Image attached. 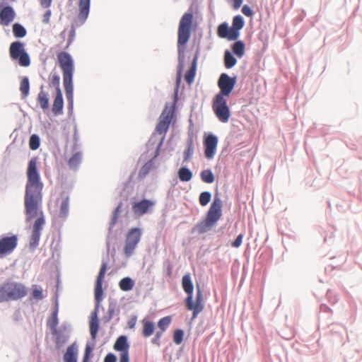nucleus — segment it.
<instances>
[{
    "mask_svg": "<svg viewBox=\"0 0 362 362\" xmlns=\"http://www.w3.org/2000/svg\"><path fill=\"white\" fill-rule=\"evenodd\" d=\"M242 12L244 15H245L247 17H250L253 14L251 8L247 5L243 6V7L242 8Z\"/></svg>",
    "mask_w": 362,
    "mask_h": 362,
    "instance_id": "obj_47",
    "label": "nucleus"
},
{
    "mask_svg": "<svg viewBox=\"0 0 362 362\" xmlns=\"http://www.w3.org/2000/svg\"><path fill=\"white\" fill-rule=\"evenodd\" d=\"M200 177L202 180L206 183H212L215 180L214 175L209 169L202 170Z\"/></svg>",
    "mask_w": 362,
    "mask_h": 362,
    "instance_id": "obj_34",
    "label": "nucleus"
},
{
    "mask_svg": "<svg viewBox=\"0 0 362 362\" xmlns=\"http://www.w3.org/2000/svg\"><path fill=\"white\" fill-rule=\"evenodd\" d=\"M180 81V73H179V74H178V77H177V83H179Z\"/></svg>",
    "mask_w": 362,
    "mask_h": 362,
    "instance_id": "obj_59",
    "label": "nucleus"
},
{
    "mask_svg": "<svg viewBox=\"0 0 362 362\" xmlns=\"http://www.w3.org/2000/svg\"><path fill=\"white\" fill-rule=\"evenodd\" d=\"M20 90L24 97L28 95L30 90V83L27 77H23L22 78L20 84Z\"/></svg>",
    "mask_w": 362,
    "mask_h": 362,
    "instance_id": "obj_35",
    "label": "nucleus"
},
{
    "mask_svg": "<svg viewBox=\"0 0 362 362\" xmlns=\"http://www.w3.org/2000/svg\"><path fill=\"white\" fill-rule=\"evenodd\" d=\"M151 167V163H146L144 167L141 168L140 173H142L144 175H146L148 173V170H150Z\"/></svg>",
    "mask_w": 362,
    "mask_h": 362,
    "instance_id": "obj_52",
    "label": "nucleus"
},
{
    "mask_svg": "<svg viewBox=\"0 0 362 362\" xmlns=\"http://www.w3.org/2000/svg\"><path fill=\"white\" fill-rule=\"evenodd\" d=\"M45 224V219L42 216L39 217L34 223L33 230L41 231L43 225Z\"/></svg>",
    "mask_w": 362,
    "mask_h": 362,
    "instance_id": "obj_44",
    "label": "nucleus"
},
{
    "mask_svg": "<svg viewBox=\"0 0 362 362\" xmlns=\"http://www.w3.org/2000/svg\"><path fill=\"white\" fill-rule=\"evenodd\" d=\"M233 1L234 9H238L241 6L243 0H233Z\"/></svg>",
    "mask_w": 362,
    "mask_h": 362,
    "instance_id": "obj_55",
    "label": "nucleus"
},
{
    "mask_svg": "<svg viewBox=\"0 0 362 362\" xmlns=\"http://www.w3.org/2000/svg\"><path fill=\"white\" fill-rule=\"evenodd\" d=\"M16 13L10 6H0V23L2 25H8L15 18Z\"/></svg>",
    "mask_w": 362,
    "mask_h": 362,
    "instance_id": "obj_16",
    "label": "nucleus"
},
{
    "mask_svg": "<svg viewBox=\"0 0 362 362\" xmlns=\"http://www.w3.org/2000/svg\"><path fill=\"white\" fill-rule=\"evenodd\" d=\"M107 264L105 262H103L99 274L98 275L96 282H95V300L99 303L101 300V297L103 295V281L105 275V273L107 272Z\"/></svg>",
    "mask_w": 362,
    "mask_h": 362,
    "instance_id": "obj_15",
    "label": "nucleus"
},
{
    "mask_svg": "<svg viewBox=\"0 0 362 362\" xmlns=\"http://www.w3.org/2000/svg\"><path fill=\"white\" fill-rule=\"evenodd\" d=\"M237 63L236 59L233 55L228 51L226 50L224 54V64L227 69H230L234 66Z\"/></svg>",
    "mask_w": 362,
    "mask_h": 362,
    "instance_id": "obj_33",
    "label": "nucleus"
},
{
    "mask_svg": "<svg viewBox=\"0 0 362 362\" xmlns=\"http://www.w3.org/2000/svg\"><path fill=\"white\" fill-rule=\"evenodd\" d=\"M194 153V141L192 138H189L187 141L186 149L183 152V162H188Z\"/></svg>",
    "mask_w": 362,
    "mask_h": 362,
    "instance_id": "obj_26",
    "label": "nucleus"
},
{
    "mask_svg": "<svg viewBox=\"0 0 362 362\" xmlns=\"http://www.w3.org/2000/svg\"><path fill=\"white\" fill-rule=\"evenodd\" d=\"M141 322L143 325L142 334L144 337H149L154 332V323L146 318L143 319Z\"/></svg>",
    "mask_w": 362,
    "mask_h": 362,
    "instance_id": "obj_24",
    "label": "nucleus"
},
{
    "mask_svg": "<svg viewBox=\"0 0 362 362\" xmlns=\"http://www.w3.org/2000/svg\"><path fill=\"white\" fill-rule=\"evenodd\" d=\"M37 102L43 110L49 108V95L48 93L43 90V86L40 88V91L37 95Z\"/></svg>",
    "mask_w": 362,
    "mask_h": 362,
    "instance_id": "obj_22",
    "label": "nucleus"
},
{
    "mask_svg": "<svg viewBox=\"0 0 362 362\" xmlns=\"http://www.w3.org/2000/svg\"><path fill=\"white\" fill-rule=\"evenodd\" d=\"M90 0H79L78 19L84 22L88 18L90 9Z\"/></svg>",
    "mask_w": 362,
    "mask_h": 362,
    "instance_id": "obj_18",
    "label": "nucleus"
},
{
    "mask_svg": "<svg viewBox=\"0 0 362 362\" xmlns=\"http://www.w3.org/2000/svg\"><path fill=\"white\" fill-rule=\"evenodd\" d=\"M231 28H229L226 23H223L218 25L217 34L221 38H226L228 40H235L237 38H233L230 35Z\"/></svg>",
    "mask_w": 362,
    "mask_h": 362,
    "instance_id": "obj_21",
    "label": "nucleus"
},
{
    "mask_svg": "<svg viewBox=\"0 0 362 362\" xmlns=\"http://www.w3.org/2000/svg\"><path fill=\"white\" fill-rule=\"evenodd\" d=\"M177 175L180 181L189 182L192 180L193 175L189 169L185 167H182L179 169Z\"/></svg>",
    "mask_w": 362,
    "mask_h": 362,
    "instance_id": "obj_28",
    "label": "nucleus"
},
{
    "mask_svg": "<svg viewBox=\"0 0 362 362\" xmlns=\"http://www.w3.org/2000/svg\"><path fill=\"white\" fill-rule=\"evenodd\" d=\"M40 4L44 8H49L52 2V0H40Z\"/></svg>",
    "mask_w": 362,
    "mask_h": 362,
    "instance_id": "obj_53",
    "label": "nucleus"
},
{
    "mask_svg": "<svg viewBox=\"0 0 362 362\" xmlns=\"http://www.w3.org/2000/svg\"><path fill=\"white\" fill-rule=\"evenodd\" d=\"M171 322V317L170 316L161 318L158 322V327L160 332H163L166 330Z\"/></svg>",
    "mask_w": 362,
    "mask_h": 362,
    "instance_id": "obj_37",
    "label": "nucleus"
},
{
    "mask_svg": "<svg viewBox=\"0 0 362 362\" xmlns=\"http://www.w3.org/2000/svg\"><path fill=\"white\" fill-rule=\"evenodd\" d=\"M4 302L18 300L26 296L27 287L21 282L8 281L1 284Z\"/></svg>",
    "mask_w": 362,
    "mask_h": 362,
    "instance_id": "obj_6",
    "label": "nucleus"
},
{
    "mask_svg": "<svg viewBox=\"0 0 362 362\" xmlns=\"http://www.w3.org/2000/svg\"><path fill=\"white\" fill-rule=\"evenodd\" d=\"M141 235L142 232L139 228H133L129 230L124 247V253L127 257H130L133 254L141 240Z\"/></svg>",
    "mask_w": 362,
    "mask_h": 362,
    "instance_id": "obj_9",
    "label": "nucleus"
},
{
    "mask_svg": "<svg viewBox=\"0 0 362 362\" xmlns=\"http://www.w3.org/2000/svg\"><path fill=\"white\" fill-rule=\"evenodd\" d=\"M64 100L61 90L56 92V95L52 105V112L55 115H59L63 110Z\"/></svg>",
    "mask_w": 362,
    "mask_h": 362,
    "instance_id": "obj_19",
    "label": "nucleus"
},
{
    "mask_svg": "<svg viewBox=\"0 0 362 362\" xmlns=\"http://www.w3.org/2000/svg\"><path fill=\"white\" fill-rule=\"evenodd\" d=\"M81 161V153L78 152L74 154L68 160V165L70 169H76Z\"/></svg>",
    "mask_w": 362,
    "mask_h": 362,
    "instance_id": "obj_31",
    "label": "nucleus"
},
{
    "mask_svg": "<svg viewBox=\"0 0 362 362\" xmlns=\"http://www.w3.org/2000/svg\"><path fill=\"white\" fill-rule=\"evenodd\" d=\"M121 206H122V204H120L115 210L114 217H113V220H112L114 223H115L117 221L118 214L121 209Z\"/></svg>",
    "mask_w": 362,
    "mask_h": 362,
    "instance_id": "obj_54",
    "label": "nucleus"
},
{
    "mask_svg": "<svg viewBox=\"0 0 362 362\" xmlns=\"http://www.w3.org/2000/svg\"><path fill=\"white\" fill-rule=\"evenodd\" d=\"M78 350L75 344L68 346L66 353L64 355V362H77Z\"/></svg>",
    "mask_w": 362,
    "mask_h": 362,
    "instance_id": "obj_20",
    "label": "nucleus"
},
{
    "mask_svg": "<svg viewBox=\"0 0 362 362\" xmlns=\"http://www.w3.org/2000/svg\"><path fill=\"white\" fill-rule=\"evenodd\" d=\"M92 352V348L89 346H86L85 349V354L83 359V362H88L90 354Z\"/></svg>",
    "mask_w": 362,
    "mask_h": 362,
    "instance_id": "obj_46",
    "label": "nucleus"
},
{
    "mask_svg": "<svg viewBox=\"0 0 362 362\" xmlns=\"http://www.w3.org/2000/svg\"><path fill=\"white\" fill-rule=\"evenodd\" d=\"M183 331L182 329H176L173 333V341L176 344H180L183 339Z\"/></svg>",
    "mask_w": 362,
    "mask_h": 362,
    "instance_id": "obj_42",
    "label": "nucleus"
},
{
    "mask_svg": "<svg viewBox=\"0 0 362 362\" xmlns=\"http://www.w3.org/2000/svg\"><path fill=\"white\" fill-rule=\"evenodd\" d=\"M40 232L37 230H33L30 240V245L33 247H35L40 240Z\"/></svg>",
    "mask_w": 362,
    "mask_h": 362,
    "instance_id": "obj_43",
    "label": "nucleus"
},
{
    "mask_svg": "<svg viewBox=\"0 0 362 362\" xmlns=\"http://www.w3.org/2000/svg\"><path fill=\"white\" fill-rule=\"evenodd\" d=\"M62 203L60 206V211H59V217L62 218H65L67 217L69 214V197L63 193L62 194Z\"/></svg>",
    "mask_w": 362,
    "mask_h": 362,
    "instance_id": "obj_25",
    "label": "nucleus"
},
{
    "mask_svg": "<svg viewBox=\"0 0 362 362\" xmlns=\"http://www.w3.org/2000/svg\"><path fill=\"white\" fill-rule=\"evenodd\" d=\"M244 21L242 16H235L233 19L230 35L233 38H238L240 30L244 26Z\"/></svg>",
    "mask_w": 362,
    "mask_h": 362,
    "instance_id": "obj_17",
    "label": "nucleus"
},
{
    "mask_svg": "<svg viewBox=\"0 0 362 362\" xmlns=\"http://www.w3.org/2000/svg\"><path fill=\"white\" fill-rule=\"evenodd\" d=\"M51 11L50 10H47L46 11V13L44 14L43 16V19H42V22L44 23H49V19H50V17H51Z\"/></svg>",
    "mask_w": 362,
    "mask_h": 362,
    "instance_id": "obj_51",
    "label": "nucleus"
},
{
    "mask_svg": "<svg viewBox=\"0 0 362 362\" xmlns=\"http://www.w3.org/2000/svg\"><path fill=\"white\" fill-rule=\"evenodd\" d=\"M175 117V107L165 105L161 113L159 122L156 126V130L159 134H165L169 129L170 124Z\"/></svg>",
    "mask_w": 362,
    "mask_h": 362,
    "instance_id": "obj_10",
    "label": "nucleus"
},
{
    "mask_svg": "<svg viewBox=\"0 0 362 362\" xmlns=\"http://www.w3.org/2000/svg\"><path fill=\"white\" fill-rule=\"evenodd\" d=\"M29 146L31 150H37L40 146V138L36 134H33L29 141Z\"/></svg>",
    "mask_w": 362,
    "mask_h": 362,
    "instance_id": "obj_38",
    "label": "nucleus"
},
{
    "mask_svg": "<svg viewBox=\"0 0 362 362\" xmlns=\"http://www.w3.org/2000/svg\"><path fill=\"white\" fill-rule=\"evenodd\" d=\"M182 286L184 291L187 293V297L185 300V307L188 310L192 311V319H195L204 308L202 291L198 286L196 299L194 301V286L189 274H186L182 276Z\"/></svg>",
    "mask_w": 362,
    "mask_h": 362,
    "instance_id": "obj_3",
    "label": "nucleus"
},
{
    "mask_svg": "<svg viewBox=\"0 0 362 362\" xmlns=\"http://www.w3.org/2000/svg\"><path fill=\"white\" fill-rule=\"evenodd\" d=\"M9 54L11 58L18 61L21 66L27 67L30 64V59L28 54L25 49V45L20 41H15L10 45Z\"/></svg>",
    "mask_w": 362,
    "mask_h": 362,
    "instance_id": "obj_8",
    "label": "nucleus"
},
{
    "mask_svg": "<svg viewBox=\"0 0 362 362\" xmlns=\"http://www.w3.org/2000/svg\"><path fill=\"white\" fill-rule=\"evenodd\" d=\"M37 159L32 158L27 169L28 181L25 186V206L28 219L37 216L39 205L42 201L43 183L37 168Z\"/></svg>",
    "mask_w": 362,
    "mask_h": 362,
    "instance_id": "obj_1",
    "label": "nucleus"
},
{
    "mask_svg": "<svg viewBox=\"0 0 362 362\" xmlns=\"http://www.w3.org/2000/svg\"><path fill=\"white\" fill-rule=\"evenodd\" d=\"M197 69V58H194L190 69L185 75V80L188 84H192L194 80Z\"/></svg>",
    "mask_w": 362,
    "mask_h": 362,
    "instance_id": "obj_27",
    "label": "nucleus"
},
{
    "mask_svg": "<svg viewBox=\"0 0 362 362\" xmlns=\"http://www.w3.org/2000/svg\"><path fill=\"white\" fill-rule=\"evenodd\" d=\"M116 356L113 354H108L105 358L104 362H116Z\"/></svg>",
    "mask_w": 362,
    "mask_h": 362,
    "instance_id": "obj_50",
    "label": "nucleus"
},
{
    "mask_svg": "<svg viewBox=\"0 0 362 362\" xmlns=\"http://www.w3.org/2000/svg\"><path fill=\"white\" fill-rule=\"evenodd\" d=\"M60 77L57 72L52 71L49 76V85L50 87H54L56 92L61 90L60 87Z\"/></svg>",
    "mask_w": 362,
    "mask_h": 362,
    "instance_id": "obj_29",
    "label": "nucleus"
},
{
    "mask_svg": "<svg viewBox=\"0 0 362 362\" xmlns=\"http://www.w3.org/2000/svg\"><path fill=\"white\" fill-rule=\"evenodd\" d=\"M205 157L211 160L214 158L218 145V137L214 134L206 135L203 141Z\"/></svg>",
    "mask_w": 362,
    "mask_h": 362,
    "instance_id": "obj_13",
    "label": "nucleus"
},
{
    "mask_svg": "<svg viewBox=\"0 0 362 362\" xmlns=\"http://www.w3.org/2000/svg\"><path fill=\"white\" fill-rule=\"evenodd\" d=\"M98 329L99 320L97 316V311L95 310L94 313H92L91 319L90 321V333L93 340L96 338Z\"/></svg>",
    "mask_w": 362,
    "mask_h": 362,
    "instance_id": "obj_23",
    "label": "nucleus"
},
{
    "mask_svg": "<svg viewBox=\"0 0 362 362\" xmlns=\"http://www.w3.org/2000/svg\"><path fill=\"white\" fill-rule=\"evenodd\" d=\"M222 216V201L216 196L207 212L206 218L196 226L199 233H204L210 230Z\"/></svg>",
    "mask_w": 362,
    "mask_h": 362,
    "instance_id": "obj_5",
    "label": "nucleus"
},
{
    "mask_svg": "<svg viewBox=\"0 0 362 362\" xmlns=\"http://www.w3.org/2000/svg\"><path fill=\"white\" fill-rule=\"evenodd\" d=\"M18 237L16 235L11 236H3L0 238V258L11 255L18 245Z\"/></svg>",
    "mask_w": 362,
    "mask_h": 362,
    "instance_id": "obj_11",
    "label": "nucleus"
},
{
    "mask_svg": "<svg viewBox=\"0 0 362 362\" xmlns=\"http://www.w3.org/2000/svg\"><path fill=\"white\" fill-rule=\"evenodd\" d=\"M233 53L239 58L243 57L245 53V44L243 41H237L232 46Z\"/></svg>",
    "mask_w": 362,
    "mask_h": 362,
    "instance_id": "obj_32",
    "label": "nucleus"
},
{
    "mask_svg": "<svg viewBox=\"0 0 362 362\" xmlns=\"http://www.w3.org/2000/svg\"><path fill=\"white\" fill-rule=\"evenodd\" d=\"M154 206L155 202L144 199L133 203L132 211L136 216H141L145 214L150 213Z\"/></svg>",
    "mask_w": 362,
    "mask_h": 362,
    "instance_id": "obj_14",
    "label": "nucleus"
},
{
    "mask_svg": "<svg viewBox=\"0 0 362 362\" xmlns=\"http://www.w3.org/2000/svg\"><path fill=\"white\" fill-rule=\"evenodd\" d=\"M136 317H133L132 318L129 322H128V325H129V327L130 328H134L135 325H136Z\"/></svg>",
    "mask_w": 362,
    "mask_h": 362,
    "instance_id": "obj_56",
    "label": "nucleus"
},
{
    "mask_svg": "<svg viewBox=\"0 0 362 362\" xmlns=\"http://www.w3.org/2000/svg\"><path fill=\"white\" fill-rule=\"evenodd\" d=\"M235 77H230L225 73L221 75L218 81L220 93L214 98L212 109L218 120L223 123L228 122L230 117V108L227 105V100L225 97L229 96L235 87Z\"/></svg>",
    "mask_w": 362,
    "mask_h": 362,
    "instance_id": "obj_2",
    "label": "nucleus"
},
{
    "mask_svg": "<svg viewBox=\"0 0 362 362\" xmlns=\"http://www.w3.org/2000/svg\"><path fill=\"white\" fill-rule=\"evenodd\" d=\"M162 334V332H157L155 337L152 339V343L160 345V339L161 338Z\"/></svg>",
    "mask_w": 362,
    "mask_h": 362,
    "instance_id": "obj_49",
    "label": "nucleus"
},
{
    "mask_svg": "<svg viewBox=\"0 0 362 362\" xmlns=\"http://www.w3.org/2000/svg\"><path fill=\"white\" fill-rule=\"evenodd\" d=\"M119 288L123 291L132 290L134 286V281L129 277H124L119 283Z\"/></svg>",
    "mask_w": 362,
    "mask_h": 362,
    "instance_id": "obj_30",
    "label": "nucleus"
},
{
    "mask_svg": "<svg viewBox=\"0 0 362 362\" xmlns=\"http://www.w3.org/2000/svg\"><path fill=\"white\" fill-rule=\"evenodd\" d=\"M13 33L16 37H23L26 35V30L21 24L15 23L13 25Z\"/></svg>",
    "mask_w": 362,
    "mask_h": 362,
    "instance_id": "obj_36",
    "label": "nucleus"
},
{
    "mask_svg": "<svg viewBox=\"0 0 362 362\" xmlns=\"http://www.w3.org/2000/svg\"><path fill=\"white\" fill-rule=\"evenodd\" d=\"M61 36L63 37V38H65L66 37V34H65V31L64 30L63 32L61 33Z\"/></svg>",
    "mask_w": 362,
    "mask_h": 362,
    "instance_id": "obj_58",
    "label": "nucleus"
},
{
    "mask_svg": "<svg viewBox=\"0 0 362 362\" xmlns=\"http://www.w3.org/2000/svg\"><path fill=\"white\" fill-rule=\"evenodd\" d=\"M75 37V29L74 28H71L69 34V38L68 40V42L66 43V45L65 46V49H68L70 45L71 44L74 38Z\"/></svg>",
    "mask_w": 362,
    "mask_h": 362,
    "instance_id": "obj_48",
    "label": "nucleus"
},
{
    "mask_svg": "<svg viewBox=\"0 0 362 362\" xmlns=\"http://www.w3.org/2000/svg\"><path fill=\"white\" fill-rule=\"evenodd\" d=\"M33 297L39 300H42L44 298L43 290L41 287L37 286H33Z\"/></svg>",
    "mask_w": 362,
    "mask_h": 362,
    "instance_id": "obj_40",
    "label": "nucleus"
},
{
    "mask_svg": "<svg viewBox=\"0 0 362 362\" xmlns=\"http://www.w3.org/2000/svg\"><path fill=\"white\" fill-rule=\"evenodd\" d=\"M58 325V318H57V311H54L52 313L50 318L48 320L47 325L51 329H55Z\"/></svg>",
    "mask_w": 362,
    "mask_h": 362,
    "instance_id": "obj_41",
    "label": "nucleus"
},
{
    "mask_svg": "<svg viewBox=\"0 0 362 362\" xmlns=\"http://www.w3.org/2000/svg\"><path fill=\"white\" fill-rule=\"evenodd\" d=\"M114 349L121 352L119 356V362H129V344L127 342V337L124 335L119 336L115 344Z\"/></svg>",
    "mask_w": 362,
    "mask_h": 362,
    "instance_id": "obj_12",
    "label": "nucleus"
},
{
    "mask_svg": "<svg viewBox=\"0 0 362 362\" xmlns=\"http://www.w3.org/2000/svg\"><path fill=\"white\" fill-rule=\"evenodd\" d=\"M57 60L63 74V82L66 91V98L69 103H72V78L74 70V61L69 53L63 51L59 52L57 54Z\"/></svg>",
    "mask_w": 362,
    "mask_h": 362,
    "instance_id": "obj_4",
    "label": "nucleus"
},
{
    "mask_svg": "<svg viewBox=\"0 0 362 362\" xmlns=\"http://www.w3.org/2000/svg\"><path fill=\"white\" fill-rule=\"evenodd\" d=\"M243 234L238 235V237L236 238V239L235 240V241H233L231 245L233 247H239L243 243Z\"/></svg>",
    "mask_w": 362,
    "mask_h": 362,
    "instance_id": "obj_45",
    "label": "nucleus"
},
{
    "mask_svg": "<svg viewBox=\"0 0 362 362\" xmlns=\"http://www.w3.org/2000/svg\"><path fill=\"white\" fill-rule=\"evenodd\" d=\"M193 13H185L181 18L177 30V46H185L191 36V28L193 23Z\"/></svg>",
    "mask_w": 362,
    "mask_h": 362,
    "instance_id": "obj_7",
    "label": "nucleus"
},
{
    "mask_svg": "<svg viewBox=\"0 0 362 362\" xmlns=\"http://www.w3.org/2000/svg\"><path fill=\"white\" fill-rule=\"evenodd\" d=\"M4 302L3 293L1 291V285H0V303Z\"/></svg>",
    "mask_w": 362,
    "mask_h": 362,
    "instance_id": "obj_57",
    "label": "nucleus"
},
{
    "mask_svg": "<svg viewBox=\"0 0 362 362\" xmlns=\"http://www.w3.org/2000/svg\"><path fill=\"white\" fill-rule=\"evenodd\" d=\"M211 199V194L209 192H202L199 196V204L204 206L207 205Z\"/></svg>",
    "mask_w": 362,
    "mask_h": 362,
    "instance_id": "obj_39",
    "label": "nucleus"
}]
</instances>
